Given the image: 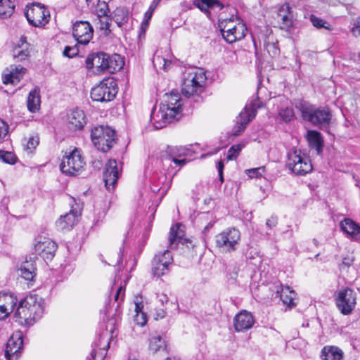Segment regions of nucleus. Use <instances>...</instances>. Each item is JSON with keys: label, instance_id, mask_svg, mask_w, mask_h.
<instances>
[{"label": "nucleus", "instance_id": "nucleus-53", "mask_svg": "<svg viewBox=\"0 0 360 360\" xmlns=\"http://www.w3.org/2000/svg\"><path fill=\"white\" fill-rule=\"evenodd\" d=\"M153 64L155 66L157 65H162L164 69H166L167 60L163 57H161L160 56H155L153 58Z\"/></svg>", "mask_w": 360, "mask_h": 360}, {"label": "nucleus", "instance_id": "nucleus-39", "mask_svg": "<svg viewBox=\"0 0 360 360\" xmlns=\"http://www.w3.org/2000/svg\"><path fill=\"white\" fill-rule=\"evenodd\" d=\"M23 147L27 154H32L37 146L39 143V137L38 134H31L27 139H24Z\"/></svg>", "mask_w": 360, "mask_h": 360}, {"label": "nucleus", "instance_id": "nucleus-51", "mask_svg": "<svg viewBox=\"0 0 360 360\" xmlns=\"http://www.w3.org/2000/svg\"><path fill=\"white\" fill-rule=\"evenodd\" d=\"M134 321L136 322L138 325L144 326L147 322L146 315L143 312H141L139 314H136Z\"/></svg>", "mask_w": 360, "mask_h": 360}, {"label": "nucleus", "instance_id": "nucleus-42", "mask_svg": "<svg viewBox=\"0 0 360 360\" xmlns=\"http://www.w3.org/2000/svg\"><path fill=\"white\" fill-rule=\"evenodd\" d=\"M278 115L285 122H290L295 116L292 108L289 107L281 108L278 111Z\"/></svg>", "mask_w": 360, "mask_h": 360}, {"label": "nucleus", "instance_id": "nucleus-49", "mask_svg": "<svg viewBox=\"0 0 360 360\" xmlns=\"http://www.w3.org/2000/svg\"><path fill=\"white\" fill-rule=\"evenodd\" d=\"M78 53H79V49H78L77 45H75L72 46H67L65 47L63 52V55L65 57H68V58H73V57L77 56Z\"/></svg>", "mask_w": 360, "mask_h": 360}, {"label": "nucleus", "instance_id": "nucleus-48", "mask_svg": "<svg viewBox=\"0 0 360 360\" xmlns=\"http://www.w3.org/2000/svg\"><path fill=\"white\" fill-rule=\"evenodd\" d=\"M232 18L229 19H225L219 22V27L220 28V32L221 33V35L224 33H226L228 32V28L233 27L234 25H236Z\"/></svg>", "mask_w": 360, "mask_h": 360}, {"label": "nucleus", "instance_id": "nucleus-13", "mask_svg": "<svg viewBox=\"0 0 360 360\" xmlns=\"http://www.w3.org/2000/svg\"><path fill=\"white\" fill-rule=\"evenodd\" d=\"M23 345L22 333L16 331L12 334L6 345L5 357L6 360H18Z\"/></svg>", "mask_w": 360, "mask_h": 360}, {"label": "nucleus", "instance_id": "nucleus-58", "mask_svg": "<svg viewBox=\"0 0 360 360\" xmlns=\"http://www.w3.org/2000/svg\"><path fill=\"white\" fill-rule=\"evenodd\" d=\"M143 307V305L141 302H135V311L136 312V314H139L141 312H143V311H142Z\"/></svg>", "mask_w": 360, "mask_h": 360}, {"label": "nucleus", "instance_id": "nucleus-56", "mask_svg": "<svg viewBox=\"0 0 360 360\" xmlns=\"http://www.w3.org/2000/svg\"><path fill=\"white\" fill-rule=\"evenodd\" d=\"M153 11H151L150 8H148V10L144 14V20L141 23V27L143 28V26H147L148 24V22L149 20H150L152 15H153Z\"/></svg>", "mask_w": 360, "mask_h": 360}, {"label": "nucleus", "instance_id": "nucleus-25", "mask_svg": "<svg viewBox=\"0 0 360 360\" xmlns=\"http://www.w3.org/2000/svg\"><path fill=\"white\" fill-rule=\"evenodd\" d=\"M247 33V27L243 22H238L233 27L228 28V32L222 34L224 40L229 43L232 44L236 41L243 39Z\"/></svg>", "mask_w": 360, "mask_h": 360}, {"label": "nucleus", "instance_id": "nucleus-17", "mask_svg": "<svg viewBox=\"0 0 360 360\" xmlns=\"http://www.w3.org/2000/svg\"><path fill=\"white\" fill-rule=\"evenodd\" d=\"M81 206L76 203L71 205V209L68 213L63 215L56 221L57 226L62 230H70L78 221L81 215Z\"/></svg>", "mask_w": 360, "mask_h": 360}, {"label": "nucleus", "instance_id": "nucleus-54", "mask_svg": "<svg viewBox=\"0 0 360 360\" xmlns=\"http://www.w3.org/2000/svg\"><path fill=\"white\" fill-rule=\"evenodd\" d=\"M264 167H258V168H254L251 169L247 170L248 174L251 177H257L259 176H261L260 170L264 171Z\"/></svg>", "mask_w": 360, "mask_h": 360}, {"label": "nucleus", "instance_id": "nucleus-14", "mask_svg": "<svg viewBox=\"0 0 360 360\" xmlns=\"http://www.w3.org/2000/svg\"><path fill=\"white\" fill-rule=\"evenodd\" d=\"M94 30L87 21H77L73 25L72 34L78 44L86 45L93 37Z\"/></svg>", "mask_w": 360, "mask_h": 360}, {"label": "nucleus", "instance_id": "nucleus-34", "mask_svg": "<svg viewBox=\"0 0 360 360\" xmlns=\"http://www.w3.org/2000/svg\"><path fill=\"white\" fill-rule=\"evenodd\" d=\"M36 269L33 261H25L20 266V275L27 281H32L36 276Z\"/></svg>", "mask_w": 360, "mask_h": 360}, {"label": "nucleus", "instance_id": "nucleus-28", "mask_svg": "<svg viewBox=\"0 0 360 360\" xmlns=\"http://www.w3.org/2000/svg\"><path fill=\"white\" fill-rule=\"evenodd\" d=\"M277 21L280 28L288 30L292 25V16L290 11V6L285 4L280 7L277 13Z\"/></svg>", "mask_w": 360, "mask_h": 360}, {"label": "nucleus", "instance_id": "nucleus-9", "mask_svg": "<svg viewBox=\"0 0 360 360\" xmlns=\"http://www.w3.org/2000/svg\"><path fill=\"white\" fill-rule=\"evenodd\" d=\"M173 263V257L169 250L157 252L151 262V271L154 276L158 278L167 274L169 266Z\"/></svg>", "mask_w": 360, "mask_h": 360}, {"label": "nucleus", "instance_id": "nucleus-47", "mask_svg": "<svg viewBox=\"0 0 360 360\" xmlns=\"http://www.w3.org/2000/svg\"><path fill=\"white\" fill-rule=\"evenodd\" d=\"M243 144H237L232 146L228 150L227 153V160H232L236 159L238 155L242 148H243Z\"/></svg>", "mask_w": 360, "mask_h": 360}, {"label": "nucleus", "instance_id": "nucleus-44", "mask_svg": "<svg viewBox=\"0 0 360 360\" xmlns=\"http://www.w3.org/2000/svg\"><path fill=\"white\" fill-rule=\"evenodd\" d=\"M98 24H99V29L101 30H105L106 34H108L110 31V18L108 15H103V16H98Z\"/></svg>", "mask_w": 360, "mask_h": 360}, {"label": "nucleus", "instance_id": "nucleus-16", "mask_svg": "<svg viewBox=\"0 0 360 360\" xmlns=\"http://www.w3.org/2000/svg\"><path fill=\"white\" fill-rule=\"evenodd\" d=\"M183 228L184 226L181 224H176L171 227L168 238L170 249H175L179 245H186L188 248H193L192 242L189 239L184 238Z\"/></svg>", "mask_w": 360, "mask_h": 360}, {"label": "nucleus", "instance_id": "nucleus-20", "mask_svg": "<svg viewBox=\"0 0 360 360\" xmlns=\"http://www.w3.org/2000/svg\"><path fill=\"white\" fill-rule=\"evenodd\" d=\"M255 322V318L250 312L242 310L235 316L233 326L236 331L242 332L251 328Z\"/></svg>", "mask_w": 360, "mask_h": 360}, {"label": "nucleus", "instance_id": "nucleus-4", "mask_svg": "<svg viewBox=\"0 0 360 360\" xmlns=\"http://www.w3.org/2000/svg\"><path fill=\"white\" fill-rule=\"evenodd\" d=\"M240 232L236 228H227L214 237L215 246L220 252H235L240 244Z\"/></svg>", "mask_w": 360, "mask_h": 360}, {"label": "nucleus", "instance_id": "nucleus-61", "mask_svg": "<svg viewBox=\"0 0 360 360\" xmlns=\"http://www.w3.org/2000/svg\"><path fill=\"white\" fill-rule=\"evenodd\" d=\"M224 163L221 160H220L219 162H218L217 163V170H218V172H219V176H221V174H223V169H224Z\"/></svg>", "mask_w": 360, "mask_h": 360}, {"label": "nucleus", "instance_id": "nucleus-18", "mask_svg": "<svg viewBox=\"0 0 360 360\" xmlns=\"http://www.w3.org/2000/svg\"><path fill=\"white\" fill-rule=\"evenodd\" d=\"M165 109L169 115H173L175 118L182 111V100L177 91H172L169 94H165V103L161 105Z\"/></svg>", "mask_w": 360, "mask_h": 360}, {"label": "nucleus", "instance_id": "nucleus-11", "mask_svg": "<svg viewBox=\"0 0 360 360\" xmlns=\"http://www.w3.org/2000/svg\"><path fill=\"white\" fill-rule=\"evenodd\" d=\"M335 302L338 309L342 314H350L356 304V294L351 288H345L338 292Z\"/></svg>", "mask_w": 360, "mask_h": 360}, {"label": "nucleus", "instance_id": "nucleus-12", "mask_svg": "<svg viewBox=\"0 0 360 360\" xmlns=\"http://www.w3.org/2000/svg\"><path fill=\"white\" fill-rule=\"evenodd\" d=\"M259 103L257 100L252 101L249 105L244 108L243 111L237 117L236 125L233 132L235 136H239L246 128L247 124L255 117L257 109L261 107Z\"/></svg>", "mask_w": 360, "mask_h": 360}, {"label": "nucleus", "instance_id": "nucleus-62", "mask_svg": "<svg viewBox=\"0 0 360 360\" xmlns=\"http://www.w3.org/2000/svg\"><path fill=\"white\" fill-rule=\"evenodd\" d=\"M160 2V0H153L149 6V8L151 11H154L155 10V8H157V6L159 5Z\"/></svg>", "mask_w": 360, "mask_h": 360}, {"label": "nucleus", "instance_id": "nucleus-55", "mask_svg": "<svg viewBox=\"0 0 360 360\" xmlns=\"http://www.w3.org/2000/svg\"><path fill=\"white\" fill-rule=\"evenodd\" d=\"M352 32L355 37L360 35V17L354 22V27L352 28Z\"/></svg>", "mask_w": 360, "mask_h": 360}, {"label": "nucleus", "instance_id": "nucleus-5", "mask_svg": "<svg viewBox=\"0 0 360 360\" xmlns=\"http://www.w3.org/2000/svg\"><path fill=\"white\" fill-rule=\"evenodd\" d=\"M91 141L96 148L102 152L108 151L116 142L115 131L108 126H97L91 129Z\"/></svg>", "mask_w": 360, "mask_h": 360}, {"label": "nucleus", "instance_id": "nucleus-24", "mask_svg": "<svg viewBox=\"0 0 360 360\" xmlns=\"http://www.w3.org/2000/svg\"><path fill=\"white\" fill-rule=\"evenodd\" d=\"M174 119L175 117L172 115H169L167 111L163 109V107L161 105L158 112L153 111L150 115V122L156 129L163 128L167 124L172 122Z\"/></svg>", "mask_w": 360, "mask_h": 360}, {"label": "nucleus", "instance_id": "nucleus-45", "mask_svg": "<svg viewBox=\"0 0 360 360\" xmlns=\"http://www.w3.org/2000/svg\"><path fill=\"white\" fill-rule=\"evenodd\" d=\"M0 159L5 163L14 165L17 158L14 153L8 151L0 150Z\"/></svg>", "mask_w": 360, "mask_h": 360}, {"label": "nucleus", "instance_id": "nucleus-3", "mask_svg": "<svg viewBox=\"0 0 360 360\" xmlns=\"http://www.w3.org/2000/svg\"><path fill=\"white\" fill-rule=\"evenodd\" d=\"M304 120L319 127H326L331 120V113L328 109L317 108L304 101H300L295 104Z\"/></svg>", "mask_w": 360, "mask_h": 360}, {"label": "nucleus", "instance_id": "nucleus-46", "mask_svg": "<svg viewBox=\"0 0 360 360\" xmlns=\"http://www.w3.org/2000/svg\"><path fill=\"white\" fill-rule=\"evenodd\" d=\"M95 12L97 17L108 15L109 12L108 5L105 1L98 0L96 6Z\"/></svg>", "mask_w": 360, "mask_h": 360}, {"label": "nucleus", "instance_id": "nucleus-52", "mask_svg": "<svg viewBox=\"0 0 360 360\" xmlns=\"http://www.w3.org/2000/svg\"><path fill=\"white\" fill-rule=\"evenodd\" d=\"M124 288L122 285H120L116 290V293L114 296V299L116 302H118L120 299L121 301H122L124 300Z\"/></svg>", "mask_w": 360, "mask_h": 360}, {"label": "nucleus", "instance_id": "nucleus-41", "mask_svg": "<svg viewBox=\"0 0 360 360\" xmlns=\"http://www.w3.org/2000/svg\"><path fill=\"white\" fill-rule=\"evenodd\" d=\"M309 20L312 25L317 29L325 28L328 30H332V26L326 20L311 14L309 17Z\"/></svg>", "mask_w": 360, "mask_h": 360}, {"label": "nucleus", "instance_id": "nucleus-63", "mask_svg": "<svg viewBox=\"0 0 360 360\" xmlns=\"http://www.w3.org/2000/svg\"><path fill=\"white\" fill-rule=\"evenodd\" d=\"M86 3L89 8H93L94 6V2L93 0H86Z\"/></svg>", "mask_w": 360, "mask_h": 360}, {"label": "nucleus", "instance_id": "nucleus-22", "mask_svg": "<svg viewBox=\"0 0 360 360\" xmlns=\"http://www.w3.org/2000/svg\"><path fill=\"white\" fill-rule=\"evenodd\" d=\"M86 117L83 110L75 109L72 110L67 118V126L70 131L82 129L86 124Z\"/></svg>", "mask_w": 360, "mask_h": 360}, {"label": "nucleus", "instance_id": "nucleus-37", "mask_svg": "<svg viewBox=\"0 0 360 360\" xmlns=\"http://www.w3.org/2000/svg\"><path fill=\"white\" fill-rule=\"evenodd\" d=\"M295 297V291L291 290L289 286H285L282 288L280 297L283 303L288 307L291 308L295 306V302H294Z\"/></svg>", "mask_w": 360, "mask_h": 360}, {"label": "nucleus", "instance_id": "nucleus-32", "mask_svg": "<svg viewBox=\"0 0 360 360\" xmlns=\"http://www.w3.org/2000/svg\"><path fill=\"white\" fill-rule=\"evenodd\" d=\"M321 358L323 360H343V352L337 347H324Z\"/></svg>", "mask_w": 360, "mask_h": 360}, {"label": "nucleus", "instance_id": "nucleus-10", "mask_svg": "<svg viewBox=\"0 0 360 360\" xmlns=\"http://www.w3.org/2000/svg\"><path fill=\"white\" fill-rule=\"evenodd\" d=\"M25 15L30 25L34 27H41L49 21V12L39 3H34L30 6H27Z\"/></svg>", "mask_w": 360, "mask_h": 360}, {"label": "nucleus", "instance_id": "nucleus-2", "mask_svg": "<svg viewBox=\"0 0 360 360\" xmlns=\"http://www.w3.org/2000/svg\"><path fill=\"white\" fill-rule=\"evenodd\" d=\"M207 82L206 72L202 68H191L185 72L181 85L182 94L187 98L193 97L195 102H201L200 94Z\"/></svg>", "mask_w": 360, "mask_h": 360}, {"label": "nucleus", "instance_id": "nucleus-23", "mask_svg": "<svg viewBox=\"0 0 360 360\" xmlns=\"http://www.w3.org/2000/svg\"><path fill=\"white\" fill-rule=\"evenodd\" d=\"M14 317L21 325L30 326L33 324L32 316L30 312V308L25 302V297L21 300L14 311Z\"/></svg>", "mask_w": 360, "mask_h": 360}, {"label": "nucleus", "instance_id": "nucleus-33", "mask_svg": "<svg viewBox=\"0 0 360 360\" xmlns=\"http://www.w3.org/2000/svg\"><path fill=\"white\" fill-rule=\"evenodd\" d=\"M16 298L10 295L5 296V303L0 304V320H4L14 311Z\"/></svg>", "mask_w": 360, "mask_h": 360}, {"label": "nucleus", "instance_id": "nucleus-50", "mask_svg": "<svg viewBox=\"0 0 360 360\" xmlns=\"http://www.w3.org/2000/svg\"><path fill=\"white\" fill-rule=\"evenodd\" d=\"M8 132V125L7 123L0 119V139H4Z\"/></svg>", "mask_w": 360, "mask_h": 360}, {"label": "nucleus", "instance_id": "nucleus-64", "mask_svg": "<svg viewBox=\"0 0 360 360\" xmlns=\"http://www.w3.org/2000/svg\"><path fill=\"white\" fill-rule=\"evenodd\" d=\"M158 316L160 318H164L166 316V312L164 310H161L158 314Z\"/></svg>", "mask_w": 360, "mask_h": 360}, {"label": "nucleus", "instance_id": "nucleus-8", "mask_svg": "<svg viewBox=\"0 0 360 360\" xmlns=\"http://www.w3.org/2000/svg\"><path fill=\"white\" fill-rule=\"evenodd\" d=\"M85 162L82 156L81 151L75 148L68 155H66L60 164V170L69 176L79 175L83 170Z\"/></svg>", "mask_w": 360, "mask_h": 360}, {"label": "nucleus", "instance_id": "nucleus-38", "mask_svg": "<svg viewBox=\"0 0 360 360\" xmlns=\"http://www.w3.org/2000/svg\"><path fill=\"white\" fill-rule=\"evenodd\" d=\"M112 19L118 27H122L129 19L128 11L124 7L117 8L113 12Z\"/></svg>", "mask_w": 360, "mask_h": 360}, {"label": "nucleus", "instance_id": "nucleus-30", "mask_svg": "<svg viewBox=\"0 0 360 360\" xmlns=\"http://www.w3.org/2000/svg\"><path fill=\"white\" fill-rule=\"evenodd\" d=\"M188 149L183 146H169L167 149V153L169 156V159L172 160L177 165H183L186 163V160H179L177 157L186 155L187 154Z\"/></svg>", "mask_w": 360, "mask_h": 360}, {"label": "nucleus", "instance_id": "nucleus-27", "mask_svg": "<svg viewBox=\"0 0 360 360\" xmlns=\"http://www.w3.org/2000/svg\"><path fill=\"white\" fill-rule=\"evenodd\" d=\"M340 229L351 239L360 241V226L353 220L346 218L340 222Z\"/></svg>", "mask_w": 360, "mask_h": 360}, {"label": "nucleus", "instance_id": "nucleus-6", "mask_svg": "<svg viewBox=\"0 0 360 360\" xmlns=\"http://www.w3.org/2000/svg\"><path fill=\"white\" fill-rule=\"evenodd\" d=\"M117 92L116 80L112 77H108L91 89V98L97 102H109L115 98Z\"/></svg>", "mask_w": 360, "mask_h": 360}, {"label": "nucleus", "instance_id": "nucleus-29", "mask_svg": "<svg viewBox=\"0 0 360 360\" xmlns=\"http://www.w3.org/2000/svg\"><path fill=\"white\" fill-rule=\"evenodd\" d=\"M40 90L39 88L34 87L28 94L27 99V109L31 112H36L40 107Z\"/></svg>", "mask_w": 360, "mask_h": 360}, {"label": "nucleus", "instance_id": "nucleus-60", "mask_svg": "<svg viewBox=\"0 0 360 360\" xmlns=\"http://www.w3.org/2000/svg\"><path fill=\"white\" fill-rule=\"evenodd\" d=\"M101 339H105V342L107 343V345L103 347V349L105 347H110V342H108L109 335H108V332L103 333V334L101 335Z\"/></svg>", "mask_w": 360, "mask_h": 360}, {"label": "nucleus", "instance_id": "nucleus-26", "mask_svg": "<svg viewBox=\"0 0 360 360\" xmlns=\"http://www.w3.org/2000/svg\"><path fill=\"white\" fill-rule=\"evenodd\" d=\"M6 71L8 72L5 73L2 78L4 84H16L22 78L26 69L20 65H11L6 69Z\"/></svg>", "mask_w": 360, "mask_h": 360}, {"label": "nucleus", "instance_id": "nucleus-21", "mask_svg": "<svg viewBox=\"0 0 360 360\" xmlns=\"http://www.w3.org/2000/svg\"><path fill=\"white\" fill-rule=\"evenodd\" d=\"M120 175V172L117 167V162L115 160H109L105 165V169L103 172V181L105 187L110 190L115 185Z\"/></svg>", "mask_w": 360, "mask_h": 360}, {"label": "nucleus", "instance_id": "nucleus-19", "mask_svg": "<svg viewBox=\"0 0 360 360\" xmlns=\"http://www.w3.org/2000/svg\"><path fill=\"white\" fill-rule=\"evenodd\" d=\"M25 302L30 308V315L34 323L44 314V302L37 295H29L25 297Z\"/></svg>", "mask_w": 360, "mask_h": 360}, {"label": "nucleus", "instance_id": "nucleus-31", "mask_svg": "<svg viewBox=\"0 0 360 360\" xmlns=\"http://www.w3.org/2000/svg\"><path fill=\"white\" fill-rule=\"evenodd\" d=\"M193 5L207 14L210 13V9L218 8L221 10L224 7L222 4L217 0H194Z\"/></svg>", "mask_w": 360, "mask_h": 360}, {"label": "nucleus", "instance_id": "nucleus-36", "mask_svg": "<svg viewBox=\"0 0 360 360\" xmlns=\"http://www.w3.org/2000/svg\"><path fill=\"white\" fill-rule=\"evenodd\" d=\"M307 139L309 145L314 147L318 153L322 151L323 140L319 132L314 130L309 131L307 133Z\"/></svg>", "mask_w": 360, "mask_h": 360}, {"label": "nucleus", "instance_id": "nucleus-15", "mask_svg": "<svg viewBox=\"0 0 360 360\" xmlns=\"http://www.w3.org/2000/svg\"><path fill=\"white\" fill-rule=\"evenodd\" d=\"M57 244L50 238H40L34 244L36 254L41 256L45 261H51L55 256Z\"/></svg>", "mask_w": 360, "mask_h": 360}, {"label": "nucleus", "instance_id": "nucleus-40", "mask_svg": "<svg viewBox=\"0 0 360 360\" xmlns=\"http://www.w3.org/2000/svg\"><path fill=\"white\" fill-rule=\"evenodd\" d=\"M15 5L12 0H0V16L10 17L14 12Z\"/></svg>", "mask_w": 360, "mask_h": 360}, {"label": "nucleus", "instance_id": "nucleus-7", "mask_svg": "<svg viewBox=\"0 0 360 360\" xmlns=\"http://www.w3.org/2000/svg\"><path fill=\"white\" fill-rule=\"evenodd\" d=\"M286 167L297 175H305L312 171L310 160L300 150L295 149L288 153Z\"/></svg>", "mask_w": 360, "mask_h": 360}, {"label": "nucleus", "instance_id": "nucleus-43", "mask_svg": "<svg viewBox=\"0 0 360 360\" xmlns=\"http://www.w3.org/2000/svg\"><path fill=\"white\" fill-rule=\"evenodd\" d=\"M29 56V51L27 48L25 47L21 49L20 47H16L13 49V58L18 61H22L27 58Z\"/></svg>", "mask_w": 360, "mask_h": 360}, {"label": "nucleus", "instance_id": "nucleus-1", "mask_svg": "<svg viewBox=\"0 0 360 360\" xmlns=\"http://www.w3.org/2000/svg\"><path fill=\"white\" fill-rule=\"evenodd\" d=\"M88 70L96 74L114 73L122 68L124 61L119 54L110 55L104 52L93 53L85 60Z\"/></svg>", "mask_w": 360, "mask_h": 360}, {"label": "nucleus", "instance_id": "nucleus-35", "mask_svg": "<svg viewBox=\"0 0 360 360\" xmlns=\"http://www.w3.org/2000/svg\"><path fill=\"white\" fill-rule=\"evenodd\" d=\"M148 343L149 350L153 354L161 349L167 350L165 340L160 335L150 337L148 339Z\"/></svg>", "mask_w": 360, "mask_h": 360}, {"label": "nucleus", "instance_id": "nucleus-57", "mask_svg": "<svg viewBox=\"0 0 360 360\" xmlns=\"http://www.w3.org/2000/svg\"><path fill=\"white\" fill-rule=\"evenodd\" d=\"M278 223V218L275 216H271L266 221V226L269 229H273L276 226Z\"/></svg>", "mask_w": 360, "mask_h": 360}, {"label": "nucleus", "instance_id": "nucleus-59", "mask_svg": "<svg viewBox=\"0 0 360 360\" xmlns=\"http://www.w3.org/2000/svg\"><path fill=\"white\" fill-rule=\"evenodd\" d=\"M159 301L162 303V305L167 304L169 301V298L165 294H161L158 296Z\"/></svg>", "mask_w": 360, "mask_h": 360}]
</instances>
